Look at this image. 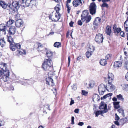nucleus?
<instances>
[{"label":"nucleus","mask_w":128,"mask_h":128,"mask_svg":"<svg viewBox=\"0 0 128 128\" xmlns=\"http://www.w3.org/2000/svg\"><path fill=\"white\" fill-rule=\"evenodd\" d=\"M0 4L3 8L5 9L8 8L9 10L12 12H16L20 7L18 2L16 1L12 2V4L10 3L7 4L4 2L2 1L0 2Z\"/></svg>","instance_id":"obj_1"},{"label":"nucleus","mask_w":128,"mask_h":128,"mask_svg":"<svg viewBox=\"0 0 128 128\" xmlns=\"http://www.w3.org/2000/svg\"><path fill=\"white\" fill-rule=\"evenodd\" d=\"M56 11L55 13H52L50 15V18L52 21H58L60 18V15L59 12V11L60 10V5L57 4L54 8Z\"/></svg>","instance_id":"obj_2"},{"label":"nucleus","mask_w":128,"mask_h":128,"mask_svg":"<svg viewBox=\"0 0 128 128\" xmlns=\"http://www.w3.org/2000/svg\"><path fill=\"white\" fill-rule=\"evenodd\" d=\"M52 65V60L50 58L46 59L42 65V68L45 71H48L50 70Z\"/></svg>","instance_id":"obj_3"},{"label":"nucleus","mask_w":128,"mask_h":128,"mask_svg":"<svg viewBox=\"0 0 128 128\" xmlns=\"http://www.w3.org/2000/svg\"><path fill=\"white\" fill-rule=\"evenodd\" d=\"M88 10H84L82 12L81 15V20L83 22L86 21V23H88L92 19L91 16L90 15H88Z\"/></svg>","instance_id":"obj_4"},{"label":"nucleus","mask_w":128,"mask_h":128,"mask_svg":"<svg viewBox=\"0 0 128 128\" xmlns=\"http://www.w3.org/2000/svg\"><path fill=\"white\" fill-rule=\"evenodd\" d=\"M106 86L103 84H102L98 86V91L99 94L103 95L106 90Z\"/></svg>","instance_id":"obj_5"},{"label":"nucleus","mask_w":128,"mask_h":128,"mask_svg":"<svg viewBox=\"0 0 128 128\" xmlns=\"http://www.w3.org/2000/svg\"><path fill=\"white\" fill-rule=\"evenodd\" d=\"M21 47L19 43H14L10 44V48L12 50L14 51L17 49H20Z\"/></svg>","instance_id":"obj_6"},{"label":"nucleus","mask_w":128,"mask_h":128,"mask_svg":"<svg viewBox=\"0 0 128 128\" xmlns=\"http://www.w3.org/2000/svg\"><path fill=\"white\" fill-rule=\"evenodd\" d=\"M103 36L102 34H98L95 37V40L96 42L100 43L102 42L103 40Z\"/></svg>","instance_id":"obj_7"},{"label":"nucleus","mask_w":128,"mask_h":128,"mask_svg":"<svg viewBox=\"0 0 128 128\" xmlns=\"http://www.w3.org/2000/svg\"><path fill=\"white\" fill-rule=\"evenodd\" d=\"M90 13L92 15L95 14L96 9V6L94 2L90 4Z\"/></svg>","instance_id":"obj_8"},{"label":"nucleus","mask_w":128,"mask_h":128,"mask_svg":"<svg viewBox=\"0 0 128 128\" xmlns=\"http://www.w3.org/2000/svg\"><path fill=\"white\" fill-rule=\"evenodd\" d=\"M107 105L104 103L103 102H101L100 104V109H104L103 110L100 111V113L101 114H102L106 112L108 110L107 109Z\"/></svg>","instance_id":"obj_9"},{"label":"nucleus","mask_w":128,"mask_h":128,"mask_svg":"<svg viewBox=\"0 0 128 128\" xmlns=\"http://www.w3.org/2000/svg\"><path fill=\"white\" fill-rule=\"evenodd\" d=\"M9 71H6L5 72H4V74L2 76V77L1 78V80L4 81V82L7 81L9 78Z\"/></svg>","instance_id":"obj_10"},{"label":"nucleus","mask_w":128,"mask_h":128,"mask_svg":"<svg viewBox=\"0 0 128 128\" xmlns=\"http://www.w3.org/2000/svg\"><path fill=\"white\" fill-rule=\"evenodd\" d=\"M52 72H50L48 74V78L46 79V83L47 84L49 85L50 83L51 82L52 83L54 84L53 79L52 78H51L50 75H51Z\"/></svg>","instance_id":"obj_11"},{"label":"nucleus","mask_w":128,"mask_h":128,"mask_svg":"<svg viewBox=\"0 0 128 128\" xmlns=\"http://www.w3.org/2000/svg\"><path fill=\"white\" fill-rule=\"evenodd\" d=\"M114 77L112 74L109 73L108 74L107 79L109 83H112L114 80Z\"/></svg>","instance_id":"obj_12"},{"label":"nucleus","mask_w":128,"mask_h":128,"mask_svg":"<svg viewBox=\"0 0 128 128\" xmlns=\"http://www.w3.org/2000/svg\"><path fill=\"white\" fill-rule=\"evenodd\" d=\"M0 68L3 70L4 72L6 71H9L7 69V65L6 64L2 63L0 64Z\"/></svg>","instance_id":"obj_13"},{"label":"nucleus","mask_w":128,"mask_h":128,"mask_svg":"<svg viewBox=\"0 0 128 128\" xmlns=\"http://www.w3.org/2000/svg\"><path fill=\"white\" fill-rule=\"evenodd\" d=\"M16 31V28L14 26H11L9 28V34L10 35H14Z\"/></svg>","instance_id":"obj_14"},{"label":"nucleus","mask_w":128,"mask_h":128,"mask_svg":"<svg viewBox=\"0 0 128 128\" xmlns=\"http://www.w3.org/2000/svg\"><path fill=\"white\" fill-rule=\"evenodd\" d=\"M108 90L110 92L113 91L115 88V87L114 86L112 83H108V85L107 86Z\"/></svg>","instance_id":"obj_15"},{"label":"nucleus","mask_w":128,"mask_h":128,"mask_svg":"<svg viewBox=\"0 0 128 128\" xmlns=\"http://www.w3.org/2000/svg\"><path fill=\"white\" fill-rule=\"evenodd\" d=\"M101 19L99 17L96 18L93 22V24L96 26H98L100 24Z\"/></svg>","instance_id":"obj_16"},{"label":"nucleus","mask_w":128,"mask_h":128,"mask_svg":"<svg viewBox=\"0 0 128 128\" xmlns=\"http://www.w3.org/2000/svg\"><path fill=\"white\" fill-rule=\"evenodd\" d=\"M122 62H114V66L115 68H117L122 66Z\"/></svg>","instance_id":"obj_17"},{"label":"nucleus","mask_w":128,"mask_h":128,"mask_svg":"<svg viewBox=\"0 0 128 128\" xmlns=\"http://www.w3.org/2000/svg\"><path fill=\"white\" fill-rule=\"evenodd\" d=\"M23 4H24V5L26 6H30V0H22Z\"/></svg>","instance_id":"obj_18"},{"label":"nucleus","mask_w":128,"mask_h":128,"mask_svg":"<svg viewBox=\"0 0 128 128\" xmlns=\"http://www.w3.org/2000/svg\"><path fill=\"white\" fill-rule=\"evenodd\" d=\"M23 22L20 20H16L15 22L16 26L17 27H20L22 24Z\"/></svg>","instance_id":"obj_19"},{"label":"nucleus","mask_w":128,"mask_h":128,"mask_svg":"<svg viewBox=\"0 0 128 128\" xmlns=\"http://www.w3.org/2000/svg\"><path fill=\"white\" fill-rule=\"evenodd\" d=\"M106 32L108 35H110L111 33V30L110 27L109 26H107L106 28Z\"/></svg>","instance_id":"obj_20"},{"label":"nucleus","mask_w":128,"mask_h":128,"mask_svg":"<svg viewBox=\"0 0 128 128\" xmlns=\"http://www.w3.org/2000/svg\"><path fill=\"white\" fill-rule=\"evenodd\" d=\"M6 27L4 24H2L0 25V31H2L5 32L6 30Z\"/></svg>","instance_id":"obj_21"},{"label":"nucleus","mask_w":128,"mask_h":128,"mask_svg":"<svg viewBox=\"0 0 128 128\" xmlns=\"http://www.w3.org/2000/svg\"><path fill=\"white\" fill-rule=\"evenodd\" d=\"M17 52H18L17 54L18 55L19 54L20 55L25 54H26L25 51L22 49L17 50Z\"/></svg>","instance_id":"obj_22"},{"label":"nucleus","mask_w":128,"mask_h":128,"mask_svg":"<svg viewBox=\"0 0 128 128\" xmlns=\"http://www.w3.org/2000/svg\"><path fill=\"white\" fill-rule=\"evenodd\" d=\"M6 44V42L4 38L0 40V46L4 47Z\"/></svg>","instance_id":"obj_23"},{"label":"nucleus","mask_w":128,"mask_h":128,"mask_svg":"<svg viewBox=\"0 0 128 128\" xmlns=\"http://www.w3.org/2000/svg\"><path fill=\"white\" fill-rule=\"evenodd\" d=\"M112 95V93H109L106 94V95L104 96L103 97H102L101 98V100H103L106 99L107 97H110Z\"/></svg>","instance_id":"obj_24"},{"label":"nucleus","mask_w":128,"mask_h":128,"mask_svg":"<svg viewBox=\"0 0 128 128\" xmlns=\"http://www.w3.org/2000/svg\"><path fill=\"white\" fill-rule=\"evenodd\" d=\"M100 64L102 66H105L107 64V62L105 59H102L100 62Z\"/></svg>","instance_id":"obj_25"},{"label":"nucleus","mask_w":128,"mask_h":128,"mask_svg":"<svg viewBox=\"0 0 128 128\" xmlns=\"http://www.w3.org/2000/svg\"><path fill=\"white\" fill-rule=\"evenodd\" d=\"M120 102H113L114 107V108L117 109L118 108L120 107L119 104Z\"/></svg>","instance_id":"obj_26"},{"label":"nucleus","mask_w":128,"mask_h":128,"mask_svg":"<svg viewBox=\"0 0 128 128\" xmlns=\"http://www.w3.org/2000/svg\"><path fill=\"white\" fill-rule=\"evenodd\" d=\"M72 4L73 6L74 7H77L80 4V3L78 2L77 0H74L72 2Z\"/></svg>","instance_id":"obj_27"},{"label":"nucleus","mask_w":128,"mask_h":128,"mask_svg":"<svg viewBox=\"0 0 128 128\" xmlns=\"http://www.w3.org/2000/svg\"><path fill=\"white\" fill-rule=\"evenodd\" d=\"M8 41L10 42V44H13V43H14V40L10 36L8 37Z\"/></svg>","instance_id":"obj_28"},{"label":"nucleus","mask_w":128,"mask_h":128,"mask_svg":"<svg viewBox=\"0 0 128 128\" xmlns=\"http://www.w3.org/2000/svg\"><path fill=\"white\" fill-rule=\"evenodd\" d=\"M30 6H35L37 3V0H30Z\"/></svg>","instance_id":"obj_29"},{"label":"nucleus","mask_w":128,"mask_h":128,"mask_svg":"<svg viewBox=\"0 0 128 128\" xmlns=\"http://www.w3.org/2000/svg\"><path fill=\"white\" fill-rule=\"evenodd\" d=\"M46 55L48 57L50 58L52 56L53 53L52 52L50 51H48L46 52Z\"/></svg>","instance_id":"obj_30"},{"label":"nucleus","mask_w":128,"mask_h":128,"mask_svg":"<svg viewBox=\"0 0 128 128\" xmlns=\"http://www.w3.org/2000/svg\"><path fill=\"white\" fill-rule=\"evenodd\" d=\"M14 21L13 20H10L8 21L6 25L8 26H9L10 25L12 24L13 23H14Z\"/></svg>","instance_id":"obj_31"},{"label":"nucleus","mask_w":128,"mask_h":128,"mask_svg":"<svg viewBox=\"0 0 128 128\" xmlns=\"http://www.w3.org/2000/svg\"><path fill=\"white\" fill-rule=\"evenodd\" d=\"M116 96L118 100L121 101L124 100V98L122 94H120L118 95H116Z\"/></svg>","instance_id":"obj_32"},{"label":"nucleus","mask_w":128,"mask_h":128,"mask_svg":"<svg viewBox=\"0 0 128 128\" xmlns=\"http://www.w3.org/2000/svg\"><path fill=\"white\" fill-rule=\"evenodd\" d=\"M94 49L95 48L93 46H90L89 48H88V51H90L91 52H92L94 50Z\"/></svg>","instance_id":"obj_33"},{"label":"nucleus","mask_w":128,"mask_h":128,"mask_svg":"<svg viewBox=\"0 0 128 128\" xmlns=\"http://www.w3.org/2000/svg\"><path fill=\"white\" fill-rule=\"evenodd\" d=\"M93 99H94L96 100H100V98L98 95L97 94H94L93 95Z\"/></svg>","instance_id":"obj_34"},{"label":"nucleus","mask_w":128,"mask_h":128,"mask_svg":"<svg viewBox=\"0 0 128 128\" xmlns=\"http://www.w3.org/2000/svg\"><path fill=\"white\" fill-rule=\"evenodd\" d=\"M54 46L55 47L59 48L61 46V43L60 42H56L54 44Z\"/></svg>","instance_id":"obj_35"},{"label":"nucleus","mask_w":128,"mask_h":128,"mask_svg":"<svg viewBox=\"0 0 128 128\" xmlns=\"http://www.w3.org/2000/svg\"><path fill=\"white\" fill-rule=\"evenodd\" d=\"M126 23L127 21H126L124 22V27L126 31L128 32V25Z\"/></svg>","instance_id":"obj_36"},{"label":"nucleus","mask_w":128,"mask_h":128,"mask_svg":"<svg viewBox=\"0 0 128 128\" xmlns=\"http://www.w3.org/2000/svg\"><path fill=\"white\" fill-rule=\"evenodd\" d=\"M118 111L119 114L123 116L124 115V110L122 108H120L118 110Z\"/></svg>","instance_id":"obj_37"},{"label":"nucleus","mask_w":128,"mask_h":128,"mask_svg":"<svg viewBox=\"0 0 128 128\" xmlns=\"http://www.w3.org/2000/svg\"><path fill=\"white\" fill-rule=\"evenodd\" d=\"M120 121L122 122H123V123L128 122V116L122 119Z\"/></svg>","instance_id":"obj_38"},{"label":"nucleus","mask_w":128,"mask_h":128,"mask_svg":"<svg viewBox=\"0 0 128 128\" xmlns=\"http://www.w3.org/2000/svg\"><path fill=\"white\" fill-rule=\"evenodd\" d=\"M124 68L126 70H128V60L125 62L124 65Z\"/></svg>","instance_id":"obj_39"},{"label":"nucleus","mask_w":128,"mask_h":128,"mask_svg":"<svg viewBox=\"0 0 128 128\" xmlns=\"http://www.w3.org/2000/svg\"><path fill=\"white\" fill-rule=\"evenodd\" d=\"M121 29L120 28H117V29L115 30H114V33H117L118 34L120 31Z\"/></svg>","instance_id":"obj_40"},{"label":"nucleus","mask_w":128,"mask_h":128,"mask_svg":"<svg viewBox=\"0 0 128 128\" xmlns=\"http://www.w3.org/2000/svg\"><path fill=\"white\" fill-rule=\"evenodd\" d=\"M94 85V81H90V82L89 86L90 87H93Z\"/></svg>","instance_id":"obj_41"},{"label":"nucleus","mask_w":128,"mask_h":128,"mask_svg":"<svg viewBox=\"0 0 128 128\" xmlns=\"http://www.w3.org/2000/svg\"><path fill=\"white\" fill-rule=\"evenodd\" d=\"M52 73L51 75H50L51 78H52V79L55 78L56 79L57 78L56 76V75L55 74L53 73L52 72H51Z\"/></svg>","instance_id":"obj_42"},{"label":"nucleus","mask_w":128,"mask_h":128,"mask_svg":"<svg viewBox=\"0 0 128 128\" xmlns=\"http://www.w3.org/2000/svg\"><path fill=\"white\" fill-rule=\"evenodd\" d=\"M86 57L88 58H89V57H90L91 55L92 54L91 53L88 51L86 53Z\"/></svg>","instance_id":"obj_43"},{"label":"nucleus","mask_w":128,"mask_h":128,"mask_svg":"<svg viewBox=\"0 0 128 128\" xmlns=\"http://www.w3.org/2000/svg\"><path fill=\"white\" fill-rule=\"evenodd\" d=\"M66 6L67 8L68 13H69L70 12V10L71 9V8L69 6V5L68 4H66Z\"/></svg>","instance_id":"obj_44"},{"label":"nucleus","mask_w":128,"mask_h":128,"mask_svg":"<svg viewBox=\"0 0 128 128\" xmlns=\"http://www.w3.org/2000/svg\"><path fill=\"white\" fill-rule=\"evenodd\" d=\"M101 6L102 7H106L107 8H108V5L106 3H103L102 5Z\"/></svg>","instance_id":"obj_45"},{"label":"nucleus","mask_w":128,"mask_h":128,"mask_svg":"<svg viewBox=\"0 0 128 128\" xmlns=\"http://www.w3.org/2000/svg\"><path fill=\"white\" fill-rule=\"evenodd\" d=\"M88 92L84 90H82V95L85 96L86 95L88 94Z\"/></svg>","instance_id":"obj_46"},{"label":"nucleus","mask_w":128,"mask_h":128,"mask_svg":"<svg viewBox=\"0 0 128 128\" xmlns=\"http://www.w3.org/2000/svg\"><path fill=\"white\" fill-rule=\"evenodd\" d=\"M44 108H47L49 110H50V106L49 104H46L44 105Z\"/></svg>","instance_id":"obj_47"},{"label":"nucleus","mask_w":128,"mask_h":128,"mask_svg":"<svg viewBox=\"0 0 128 128\" xmlns=\"http://www.w3.org/2000/svg\"><path fill=\"white\" fill-rule=\"evenodd\" d=\"M111 56H112L111 55H110V54H108L106 56V59H107V60H108L109 59H110Z\"/></svg>","instance_id":"obj_48"},{"label":"nucleus","mask_w":128,"mask_h":128,"mask_svg":"<svg viewBox=\"0 0 128 128\" xmlns=\"http://www.w3.org/2000/svg\"><path fill=\"white\" fill-rule=\"evenodd\" d=\"M120 35L122 37H124L125 35L124 32L123 31H121L120 33Z\"/></svg>","instance_id":"obj_49"},{"label":"nucleus","mask_w":128,"mask_h":128,"mask_svg":"<svg viewBox=\"0 0 128 128\" xmlns=\"http://www.w3.org/2000/svg\"><path fill=\"white\" fill-rule=\"evenodd\" d=\"M101 114L100 111H97L96 112V116L98 117L99 115V114Z\"/></svg>","instance_id":"obj_50"},{"label":"nucleus","mask_w":128,"mask_h":128,"mask_svg":"<svg viewBox=\"0 0 128 128\" xmlns=\"http://www.w3.org/2000/svg\"><path fill=\"white\" fill-rule=\"evenodd\" d=\"M43 47V45L42 44L40 43H38V48L39 49L40 48H42Z\"/></svg>","instance_id":"obj_51"},{"label":"nucleus","mask_w":128,"mask_h":128,"mask_svg":"<svg viewBox=\"0 0 128 128\" xmlns=\"http://www.w3.org/2000/svg\"><path fill=\"white\" fill-rule=\"evenodd\" d=\"M78 25H79L80 26H81L82 24V22L81 20H79L78 21Z\"/></svg>","instance_id":"obj_52"},{"label":"nucleus","mask_w":128,"mask_h":128,"mask_svg":"<svg viewBox=\"0 0 128 128\" xmlns=\"http://www.w3.org/2000/svg\"><path fill=\"white\" fill-rule=\"evenodd\" d=\"M74 117L72 116V122L71 123V124H74Z\"/></svg>","instance_id":"obj_53"},{"label":"nucleus","mask_w":128,"mask_h":128,"mask_svg":"<svg viewBox=\"0 0 128 128\" xmlns=\"http://www.w3.org/2000/svg\"><path fill=\"white\" fill-rule=\"evenodd\" d=\"M71 101L70 104V106L74 104V100L72 99V98H71Z\"/></svg>","instance_id":"obj_54"},{"label":"nucleus","mask_w":128,"mask_h":128,"mask_svg":"<svg viewBox=\"0 0 128 128\" xmlns=\"http://www.w3.org/2000/svg\"><path fill=\"white\" fill-rule=\"evenodd\" d=\"M79 109L78 108H76L74 112L78 114L79 112Z\"/></svg>","instance_id":"obj_55"},{"label":"nucleus","mask_w":128,"mask_h":128,"mask_svg":"<svg viewBox=\"0 0 128 128\" xmlns=\"http://www.w3.org/2000/svg\"><path fill=\"white\" fill-rule=\"evenodd\" d=\"M84 124V123L82 122H80L78 124V125L79 126H82Z\"/></svg>","instance_id":"obj_56"},{"label":"nucleus","mask_w":128,"mask_h":128,"mask_svg":"<svg viewBox=\"0 0 128 128\" xmlns=\"http://www.w3.org/2000/svg\"><path fill=\"white\" fill-rule=\"evenodd\" d=\"M4 123V121H1L0 124V126H3Z\"/></svg>","instance_id":"obj_57"},{"label":"nucleus","mask_w":128,"mask_h":128,"mask_svg":"<svg viewBox=\"0 0 128 128\" xmlns=\"http://www.w3.org/2000/svg\"><path fill=\"white\" fill-rule=\"evenodd\" d=\"M125 78L127 80H128V72L126 74Z\"/></svg>","instance_id":"obj_58"},{"label":"nucleus","mask_w":128,"mask_h":128,"mask_svg":"<svg viewBox=\"0 0 128 128\" xmlns=\"http://www.w3.org/2000/svg\"><path fill=\"white\" fill-rule=\"evenodd\" d=\"M116 25V24H114L113 26V30H115L117 29Z\"/></svg>","instance_id":"obj_59"},{"label":"nucleus","mask_w":128,"mask_h":128,"mask_svg":"<svg viewBox=\"0 0 128 128\" xmlns=\"http://www.w3.org/2000/svg\"><path fill=\"white\" fill-rule=\"evenodd\" d=\"M4 74V72H2L1 70H0V77L2 76Z\"/></svg>","instance_id":"obj_60"},{"label":"nucleus","mask_w":128,"mask_h":128,"mask_svg":"<svg viewBox=\"0 0 128 128\" xmlns=\"http://www.w3.org/2000/svg\"><path fill=\"white\" fill-rule=\"evenodd\" d=\"M115 116L116 117V120H118L119 119V117L117 116L116 114H115Z\"/></svg>","instance_id":"obj_61"},{"label":"nucleus","mask_w":128,"mask_h":128,"mask_svg":"<svg viewBox=\"0 0 128 128\" xmlns=\"http://www.w3.org/2000/svg\"><path fill=\"white\" fill-rule=\"evenodd\" d=\"M112 100L113 101L116 102L117 101V98L115 97H114L112 99Z\"/></svg>","instance_id":"obj_62"},{"label":"nucleus","mask_w":128,"mask_h":128,"mask_svg":"<svg viewBox=\"0 0 128 128\" xmlns=\"http://www.w3.org/2000/svg\"><path fill=\"white\" fill-rule=\"evenodd\" d=\"M73 23L74 22H70L69 24L70 26L71 27H72Z\"/></svg>","instance_id":"obj_63"},{"label":"nucleus","mask_w":128,"mask_h":128,"mask_svg":"<svg viewBox=\"0 0 128 128\" xmlns=\"http://www.w3.org/2000/svg\"><path fill=\"white\" fill-rule=\"evenodd\" d=\"M82 58V56H78L77 58V60H80V59H81Z\"/></svg>","instance_id":"obj_64"}]
</instances>
